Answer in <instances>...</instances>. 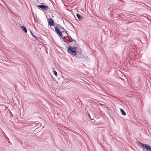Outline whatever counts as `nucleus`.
Wrapping results in <instances>:
<instances>
[{"label":"nucleus","mask_w":151,"mask_h":151,"mask_svg":"<svg viewBox=\"0 0 151 151\" xmlns=\"http://www.w3.org/2000/svg\"><path fill=\"white\" fill-rule=\"evenodd\" d=\"M68 52L72 55L75 56L77 55V51L75 47H72L69 46L68 49Z\"/></svg>","instance_id":"obj_1"},{"label":"nucleus","mask_w":151,"mask_h":151,"mask_svg":"<svg viewBox=\"0 0 151 151\" xmlns=\"http://www.w3.org/2000/svg\"><path fill=\"white\" fill-rule=\"evenodd\" d=\"M138 142L139 144L141 145L147 151H151V147L150 146L147 144L142 143L139 141H138Z\"/></svg>","instance_id":"obj_2"},{"label":"nucleus","mask_w":151,"mask_h":151,"mask_svg":"<svg viewBox=\"0 0 151 151\" xmlns=\"http://www.w3.org/2000/svg\"><path fill=\"white\" fill-rule=\"evenodd\" d=\"M71 40H69V45H70L69 46L71 47H76V41L72 38H71Z\"/></svg>","instance_id":"obj_3"},{"label":"nucleus","mask_w":151,"mask_h":151,"mask_svg":"<svg viewBox=\"0 0 151 151\" xmlns=\"http://www.w3.org/2000/svg\"><path fill=\"white\" fill-rule=\"evenodd\" d=\"M55 30L57 34H58L59 36L63 37V35L62 33L63 32V31L62 32H61L58 28L57 27H55Z\"/></svg>","instance_id":"obj_4"},{"label":"nucleus","mask_w":151,"mask_h":151,"mask_svg":"<svg viewBox=\"0 0 151 151\" xmlns=\"http://www.w3.org/2000/svg\"><path fill=\"white\" fill-rule=\"evenodd\" d=\"M37 6L39 8L44 9L45 11H46L48 9V7L47 6L43 5H40L38 6Z\"/></svg>","instance_id":"obj_5"},{"label":"nucleus","mask_w":151,"mask_h":151,"mask_svg":"<svg viewBox=\"0 0 151 151\" xmlns=\"http://www.w3.org/2000/svg\"><path fill=\"white\" fill-rule=\"evenodd\" d=\"M48 23L50 26H55L54 21L51 18H49L48 19Z\"/></svg>","instance_id":"obj_6"},{"label":"nucleus","mask_w":151,"mask_h":151,"mask_svg":"<svg viewBox=\"0 0 151 151\" xmlns=\"http://www.w3.org/2000/svg\"><path fill=\"white\" fill-rule=\"evenodd\" d=\"M76 16L80 20H82L83 19L82 17V16L79 14H77Z\"/></svg>","instance_id":"obj_7"},{"label":"nucleus","mask_w":151,"mask_h":151,"mask_svg":"<svg viewBox=\"0 0 151 151\" xmlns=\"http://www.w3.org/2000/svg\"><path fill=\"white\" fill-rule=\"evenodd\" d=\"M20 27L25 33H27V30L26 27L24 26L23 25L21 26Z\"/></svg>","instance_id":"obj_8"},{"label":"nucleus","mask_w":151,"mask_h":151,"mask_svg":"<svg viewBox=\"0 0 151 151\" xmlns=\"http://www.w3.org/2000/svg\"><path fill=\"white\" fill-rule=\"evenodd\" d=\"M120 111L122 114L124 116L126 115V114L125 112L124 111V110L122 109H120Z\"/></svg>","instance_id":"obj_9"},{"label":"nucleus","mask_w":151,"mask_h":151,"mask_svg":"<svg viewBox=\"0 0 151 151\" xmlns=\"http://www.w3.org/2000/svg\"><path fill=\"white\" fill-rule=\"evenodd\" d=\"M30 33H31V35H32V36L34 38L36 39V40H38V39L37 38V37L33 34V33H32V31H31V30L30 29Z\"/></svg>","instance_id":"obj_10"},{"label":"nucleus","mask_w":151,"mask_h":151,"mask_svg":"<svg viewBox=\"0 0 151 151\" xmlns=\"http://www.w3.org/2000/svg\"><path fill=\"white\" fill-rule=\"evenodd\" d=\"M55 68H52V70H53V71L54 72L55 75L56 76L57 75V73L56 71L54 70Z\"/></svg>","instance_id":"obj_11"},{"label":"nucleus","mask_w":151,"mask_h":151,"mask_svg":"<svg viewBox=\"0 0 151 151\" xmlns=\"http://www.w3.org/2000/svg\"><path fill=\"white\" fill-rule=\"evenodd\" d=\"M88 116L89 117V118H90V119H91V120H93V119H91V117L90 116V114H88Z\"/></svg>","instance_id":"obj_12"},{"label":"nucleus","mask_w":151,"mask_h":151,"mask_svg":"<svg viewBox=\"0 0 151 151\" xmlns=\"http://www.w3.org/2000/svg\"><path fill=\"white\" fill-rule=\"evenodd\" d=\"M9 143H10L11 145H12V143H11V142L9 141Z\"/></svg>","instance_id":"obj_13"},{"label":"nucleus","mask_w":151,"mask_h":151,"mask_svg":"<svg viewBox=\"0 0 151 151\" xmlns=\"http://www.w3.org/2000/svg\"><path fill=\"white\" fill-rule=\"evenodd\" d=\"M62 28V29H64V28Z\"/></svg>","instance_id":"obj_14"}]
</instances>
